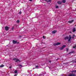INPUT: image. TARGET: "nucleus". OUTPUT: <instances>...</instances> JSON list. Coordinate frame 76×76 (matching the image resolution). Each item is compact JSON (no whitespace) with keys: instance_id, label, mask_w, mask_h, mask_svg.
<instances>
[{"instance_id":"nucleus-16","label":"nucleus","mask_w":76,"mask_h":76,"mask_svg":"<svg viewBox=\"0 0 76 76\" xmlns=\"http://www.w3.org/2000/svg\"><path fill=\"white\" fill-rule=\"evenodd\" d=\"M4 66V65L2 64L1 65H0V67H1V68L3 67Z\"/></svg>"},{"instance_id":"nucleus-4","label":"nucleus","mask_w":76,"mask_h":76,"mask_svg":"<svg viewBox=\"0 0 76 76\" xmlns=\"http://www.w3.org/2000/svg\"><path fill=\"white\" fill-rule=\"evenodd\" d=\"M5 28L6 31H8L9 30V28L8 26L5 27Z\"/></svg>"},{"instance_id":"nucleus-29","label":"nucleus","mask_w":76,"mask_h":76,"mask_svg":"<svg viewBox=\"0 0 76 76\" xmlns=\"http://www.w3.org/2000/svg\"><path fill=\"white\" fill-rule=\"evenodd\" d=\"M49 63H51V61H49Z\"/></svg>"},{"instance_id":"nucleus-36","label":"nucleus","mask_w":76,"mask_h":76,"mask_svg":"<svg viewBox=\"0 0 76 76\" xmlns=\"http://www.w3.org/2000/svg\"><path fill=\"white\" fill-rule=\"evenodd\" d=\"M12 29H13L14 28H12Z\"/></svg>"},{"instance_id":"nucleus-27","label":"nucleus","mask_w":76,"mask_h":76,"mask_svg":"<svg viewBox=\"0 0 76 76\" xmlns=\"http://www.w3.org/2000/svg\"><path fill=\"white\" fill-rule=\"evenodd\" d=\"M47 3H48V2H50V1H49L48 0L47 1Z\"/></svg>"},{"instance_id":"nucleus-8","label":"nucleus","mask_w":76,"mask_h":76,"mask_svg":"<svg viewBox=\"0 0 76 76\" xmlns=\"http://www.w3.org/2000/svg\"><path fill=\"white\" fill-rule=\"evenodd\" d=\"M17 41H15V40H13L12 42L13 44H16L17 43Z\"/></svg>"},{"instance_id":"nucleus-21","label":"nucleus","mask_w":76,"mask_h":76,"mask_svg":"<svg viewBox=\"0 0 76 76\" xmlns=\"http://www.w3.org/2000/svg\"><path fill=\"white\" fill-rule=\"evenodd\" d=\"M19 38H20L22 37V36H20V35L19 36Z\"/></svg>"},{"instance_id":"nucleus-19","label":"nucleus","mask_w":76,"mask_h":76,"mask_svg":"<svg viewBox=\"0 0 76 76\" xmlns=\"http://www.w3.org/2000/svg\"><path fill=\"white\" fill-rule=\"evenodd\" d=\"M76 45H75V46H73V48H76Z\"/></svg>"},{"instance_id":"nucleus-9","label":"nucleus","mask_w":76,"mask_h":76,"mask_svg":"<svg viewBox=\"0 0 76 76\" xmlns=\"http://www.w3.org/2000/svg\"><path fill=\"white\" fill-rule=\"evenodd\" d=\"M57 32V31L56 30H53L52 32V34H56V33Z\"/></svg>"},{"instance_id":"nucleus-2","label":"nucleus","mask_w":76,"mask_h":76,"mask_svg":"<svg viewBox=\"0 0 76 76\" xmlns=\"http://www.w3.org/2000/svg\"><path fill=\"white\" fill-rule=\"evenodd\" d=\"M69 76H76V74L73 73H70L69 75Z\"/></svg>"},{"instance_id":"nucleus-28","label":"nucleus","mask_w":76,"mask_h":76,"mask_svg":"<svg viewBox=\"0 0 76 76\" xmlns=\"http://www.w3.org/2000/svg\"><path fill=\"white\" fill-rule=\"evenodd\" d=\"M69 51V49H66V51Z\"/></svg>"},{"instance_id":"nucleus-20","label":"nucleus","mask_w":76,"mask_h":76,"mask_svg":"<svg viewBox=\"0 0 76 76\" xmlns=\"http://www.w3.org/2000/svg\"><path fill=\"white\" fill-rule=\"evenodd\" d=\"M56 9H58V6H56Z\"/></svg>"},{"instance_id":"nucleus-38","label":"nucleus","mask_w":76,"mask_h":76,"mask_svg":"<svg viewBox=\"0 0 76 76\" xmlns=\"http://www.w3.org/2000/svg\"><path fill=\"white\" fill-rule=\"evenodd\" d=\"M75 26H76V24L75 25Z\"/></svg>"},{"instance_id":"nucleus-18","label":"nucleus","mask_w":76,"mask_h":76,"mask_svg":"<svg viewBox=\"0 0 76 76\" xmlns=\"http://www.w3.org/2000/svg\"><path fill=\"white\" fill-rule=\"evenodd\" d=\"M16 22H17V23H19V20H17L16 21Z\"/></svg>"},{"instance_id":"nucleus-13","label":"nucleus","mask_w":76,"mask_h":76,"mask_svg":"<svg viewBox=\"0 0 76 76\" xmlns=\"http://www.w3.org/2000/svg\"><path fill=\"white\" fill-rule=\"evenodd\" d=\"M62 2L63 3H66V0H62Z\"/></svg>"},{"instance_id":"nucleus-33","label":"nucleus","mask_w":76,"mask_h":76,"mask_svg":"<svg viewBox=\"0 0 76 76\" xmlns=\"http://www.w3.org/2000/svg\"><path fill=\"white\" fill-rule=\"evenodd\" d=\"M19 42H17V43H16L17 44H19Z\"/></svg>"},{"instance_id":"nucleus-15","label":"nucleus","mask_w":76,"mask_h":76,"mask_svg":"<svg viewBox=\"0 0 76 76\" xmlns=\"http://www.w3.org/2000/svg\"><path fill=\"white\" fill-rule=\"evenodd\" d=\"M72 73H76V70H73L71 72Z\"/></svg>"},{"instance_id":"nucleus-24","label":"nucleus","mask_w":76,"mask_h":76,"mask_svg":"<svg viewBox=\"0 0 76 76\" xmlns=\"http://www.w3.org/2000/svg\"><path fill=\"white\" fill-rule=\"evenodd\" d=\"M51 0H49L50 3H51Z\"/></svg>"},{"instance_id":"nucleus-6","label":"nucleus","mask_w":76,"mask_h":76,"mask_svg":"<svg viewBox=\"0 0 76 76\" xmlns=\"http://www.w3.org/2000/svg\"><path fill=\"white\" fill-rule=\"evenodd\" d=\"M73 22H74V20H71V21H68V23H73Z\"/></svg>"},{"instance_id":"nucleus-30","label":"nucleus","mask_w":76,"mask_h":76,"mask_svg":"<svg viewBox=\"0 0 76 76\" xmlns=\"http://www.w3.org/2000/svg\"><path fill=\"white\" fill-rule=\"evenodd\" d=\"M35 67L36 68H37V67H38V66H36Z\"/></svg>"},{"instance_id":"nucleus-14","label":"nucleus","mask_w":76,"mask_h":76,"mask_svg":"<svg viewBox=\"0 0 76 76\" xmlns=\"http://www.w3.org/2000/svg\"><path fill=\"white\" fill-rule=\"evenodd\" d=\"M75 34H73V36L72 37V39H73V38H75Z\"/></svg>"},{"instance_id":"nucleus-5","label":"nucleus","mask_w":76,"mask_h":76,"mask_svg":"<svg viewBox=\"0 0 76 76\" xmlns=\"http://www.w3.org/2000/svg\"><path fill=\"white\" fill-rule=\"evenodd\" d=\"M69 39L68 40V41L69 42V41H70V40H71V39L72 38V37H71V35H69Z\"/></svg>"},{"instance_id":"nucleus-22","label":"nucleus","mask_w":76,"mask_h":76,"mask_svg":"<svg viewBox=\"0 0 76 76\" xmlns=\"http://www.w3.org/2000/svg\"><path fill=\"white\" fill-rule=\"evenodd\" d=\"M53 45L54 46H56V45H57L56 44V43H55V44H53Z\"/></svg>"},{"instance_id":"nucleus-17","label":"nucleus","mask_w":76,"mask_h":76,"mask_svg":"<svg viewBox=\"0 0 76 76\" xmlns=\"http://www.w3.org/2000/svg\"><path fill=\"white\" fill-rule=\"evenodd\" d=\"M16 74V73H18V71L15 70V72H14Z\"/></svg>"},{"instance_id":"nucleus-11","label":"nucleus","mask_w":76,"mask_h":76,"mask_svg":"<svg viewBox=\"0 0 76 76\" xmlns=\"http://www.w3.org/2000/svg\"><path fill=\"white\" fill-rule=\"evenodd\" d=\"M61 44L60 42H57L56 43V45H59Z\"/></svg>"},{"instance_id":"nucleus-37","label":"nucleus","mask_w":76,"mask_h":76,"mask_svg":"<svg viewBox=\"0 0 76 76\" xmlns=\"http://www.w3.org/2000/svg\"><path fill=\"white\" fill-rule=\"evenodd\" d=\"M45 1H47V0H45Z\"/></svg>"},{"instance_id":"nucleus-12","label":"nucleus","mask_w":76,"mask_h":76,"mask_svg":"<svg viewBox=\"0 0 76 76\" xmlns=\"http://www.w3.org/2000/svg\"><path fill=\"white\" fill-rule=\"evenodd\" d=\"M57 3L58 4H61V1H58L57 2Z\"/></svg>"},{"instance_id":"nucleus-25","label":"nucleus","mask_w":76,"mask_h":76,"mask_svg":"<svg viewBox=\"0 0 76 76\" xmlns=\"http://www.w3.org/2000/svg\"><path fill=\"white\" fill-rule=\"evenodd\" d=\"M71 53H73V52H71L69 53V54H71Z\"/></svg>"},{"instance_id":"nucleus-23","label":"nucleus","mask_w":76,"mask_h":76,"mask_svg":"<svg viewBox=\"0 0 76 76\" xmlns=\"http://www.w3.org/2000/svg\"><path fill=\"white\" fill-rule=\"evenodd\" d=\"M43 39H45V36H43Z\"/></svg>"},{"instance_id":"nucleus-34","label":"nucleus","mask_w":76,"mask_h":76,"mask_svg":"<svg viewBox=\"0 0 76 76\" xmlns=\"http://www.w3.org/2000/svg\"><path fill=\"white\" fill-rule=\"evenodd\" d=\"M17 76V75H16V74H15V75H14V76Z\"/></svg>"},{"instance_id":"nucleus-32","label":"nucleus","mask_w":76,"mask_h":76,"mask_svg":"<svg viewBox=\"0 0 76 76\" xmlns=\"http://www.w3.org/2000/svg\"><path fill=\"white\" fill-rule=\"evenodd\" d=\"M9 68H10V69H11V68H12V66H11Z\"/></svg>"},{"instance_id":"nucleus-10","label":"nucleus","mask_w":76,"mask_h":76,"mask_svg":"<svg viewBox=\"0 0 76 76\" xmlns=\"http://www.w3.org/2000/svg\"><path fill=\"white\" fill-rule=\"evenodd\" d=\"M72 32H76V28H73Z\"/></svg>"},{"instance_id":"nucleus-7","label":"nucleus","mask_w":76,"mask_h":76,"mask_svg":"<svg viewBox=\"0 0 76 76\" xmlns=\"http://www.w3.org/2000/svg\"><path fill=\"white\" fill-rule=\"evenodd\" d=\"M69 37L68 36H67L66 37H65L64 38L65 40H66V39H69Z\"/></svg>"},{"instance_id":"nucleus-31","label":"nucleus","mask_w":76,"mask_h":76,"mask_svg":"<svg viewBox=\"0 0 76 76\" xmlns=\"http://www.w3.org/2000/svg\"><path fill=\"white\" fill-rule=\"evenodd\" d=\"M30 1H32V0H29Z\"/></svg>"},{"instance_id":"nucleus-3","label":"nucleus","mask_w":76,"mask_h":76,"mask_svg":"<svg viewBox=\"0 0 76 76\" xmlns=\"http://www.w3.org/2000/svg\"><path fill=\"white\" fill-rule=\"evenodd\" d=\"M66 47V45H63L62 47H61V48H60V50H63V49L64 47Z\"/></svg>"},{"instance_id":"nucleus-1","label":"nucleus","mask_w":76,"mask_h":76,"mask_svg":"<svg viewBox=\"0 0 76 76\" xmlns=\"http://www.w3.org/2000/svg\"><path fill=\"white\" fill-rule=\"evenodd\" d=\"M13 60H15V62H18V61L19 62H21L19 60V59L18 58H13Z\"/></svg>"},{"instance_id":"nucleus-26","label":"nucleus","mask_w":76,"mask_h":76,"mask_svg":"<svg viewBox=\"0 0 76 76\" xmlns=\"http://www.w3.org/2000/svg\"><path fill=\"white\" fill-rule=\"evenodd\" d=\"M21 13H22V12H21V11H20V12H19L20 15H21Z\"/></svg>"},{"instance_id":"nucleus-35","label":"nucleus","mask_w":76,"mask_h":76,"mask_svg":"<svg viewBox=\"0 0 76 76\" xmlns=\"http://www.w3.org/2000/svg\"><path fill=\"white\" fill-rule=\"evenodd\" d=\"M18 66H22V65H19Z\"/></svg>"}]
</instances>
